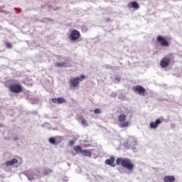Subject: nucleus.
Listing matches in <instances>:
<instances>
[{"mask_svg":"<svg viewBox=\"0 0 182 182\" xmlns=\"http://www.w3.org/2000/svg\"><path fill=\"white\" fill-rule=\"evenodd\" d=\"M74 151H75L76 153H81L83 150L80 146H77L74 147Z\"/></svg>","mask_w":182,"mask_h":182,"instance_id":"nucleus-17","label":"nucleus"},{"mask_svg":"<svg viewBox=\"0 0 182 182\" xmlns=\"http://www.w3.org/2000/svg\"><path fill=\"white\" fill-rule=\"evenodd\" d=\"M1 26H0V30H1Z\"/></svg>","mask_w":182,"mask_h":182,"instance_id":"nucleus-24","label":"nucleus"},{"mask_svg":"<svg viewBox=\"0 0 182 182\" xmlns=\"http://www.w3.org/2000/svg\"><path fill=\"white\" fill-rule=\"evenodd\" d=\"M164 182H175L176 178L173 176H166L164 177Z\"/></svg>","mask_w":182,"mask_h":182,"instance_id":"nucleus-13","label":"nucleus"},{"mask_svg":"<svg viewBox=\"0 0 182 182\" xmlns=\"http://www.w3.org/2000/svg\"><path fill=\"white\" fill-rule=\"evenodd\" d=\"M9 90H10V92L13 93L19 94L22 92V87L21 85L18 84H11L9 85Z\"/></svg>","mask_w":182,"mask_h":182,"instance_id":"nucleus-3","label":"nucleus"},{"mask_svg":"<svg viewBox=\"0 0 182 182\" xmlns=\"http://www.w3.org/2000/svg\"><path fill=\"white\" fill-rule=\"evenodd\" d=\"M170 63H171V58H169L168 57H164L160 61V66H161L162 68H166Z\"/></svg>","mask_w":182,"mask_h":182,"instance_id":"nucleus-9","label":"nucleus"},{"mask_svg":"<svg viewBox=\"0 0 182 182\" xmlns=\"http://www.w3.org/2000/svg\"><path fill=\"white\" fill-rule=\"evenodd\" d=\"M114 161H115L114 157V156H110V159H106L105 164H107L108 166H112V167H114L115 166Z\"/></svg>","mask_w":182,"mask_h":182,"instance_id":"nucleus-11","label":"nucleus"},{"mask_svg":"<svg viewBox=\"0 0 182 182\" xmlns=\"http://www.w3.org/2000/svg\"><path fill=\"white\" fill-rule=\"evenodd\" d=\"M156 40L157 41L158 43H160V46H161L162 47L169 46L168 42L162 36H157V37H156Z\"/></svg>","mask_w":182,"mask_h":182,"instance_id":"nucleus-7","label":"nucleus"},{"mask_svg":"<svg viewBox=\"0 0 182 182\" xmlns=\"http://www.w3.org/2000/svg\"><path fill=\"white\" fill-rule=\"evenodd\" d=\"M75 144V141L71 140V141H69L68 142V145L69 146H73Z\"/></svg>","mask_w":182,"mask_h":182,"instance_id":"nucleus-23","label":"nucleus"},{"mask_svg":"<svg viewBox=\"0 0 182 182\" xmlns=\"http://www.w3.org/2000/svg\"><path fill=\"white\" fill-rule=\"evenodd\" d=\"M85 79V77L84 75H81L80 77H76V78H73L70 80V86L73 87H77L79 86L80 81H82L83 80Z\"/></svg>","mask_w":182,"mask_h":182,"instance_id":"nucleus-4","label":"nucleus"},{"mask_svg":"<svg viewBox=\"0 0 182 182\" xmlns=\"http://www.w3.org/2000/svg\"><path fill=\"white\" fill-rule=\"evenodd\" d=\"M94 113L96 114H101V109H95Z\"/></svg>","mask_w":182,"mask_h":182,"instance_id":"nucleus-22","label":"nucleus"},{"mask_svg":"<svg viewBox=\"0 0 182 182\" xmlns=\"http://www.w3.org/2000/svg\"><path fill=\"white\" fill-rule=\"evenodd\" d=\"M18 163V160L16 159H13L11 161H8L5 163L6 166H14V164H17Z\"/></svg>","mask_w":182,"mask_h":182,"instance_id":"nucleus-12","label":"nucleus"},{"mask_svg":"<svg viewBox=\"0 0 182 182\" xmlns=\"http://www.w3.org/2000/svg\"><path fill=\"white\" fill-rule=\"evenodd\" d=\"M116 165L121 166L129 171L134 170L133 162L128 158H117L116 159Z\"/></svg>","mask_w":182,"mask_h":182,"instance_id":"nucleus-1","label":"nucleus"},{"mask_svg":"<svg viewBox=\"0 0 182 182\" xmlns=\"http://www.w3.org/2000/svg\"><path fill=\"white\" fill-rule=\"evenodd\" d=\"M55 66L58 67V68L67 67L66 63L65 62L56 63H55Z\"/></svg>","mask_w":182,"mask_h":182,"instance_id":"nucleus-16","label":"nucleus"},{"mask_svg":"<svg viewBox=\"0 0 182 182\" xmlns=\"http://www.w3.org/2000/svg\"><path fill=\"white\" fill-rule=\"evenodd\" d=\"M164 122V118L162 117H160V118L155 120L154 122L150 123V128L156 129L159 127L160 124H161Z\"/></svg>","mask_w":182,"mask_h":182,"instance_id":"nucleus-8","label":"nucleus"},{"mask_svg":"<svg viewBox=\"0 0 182 182\" xmlns=\"http://www.w3.org/2000/svg\"><path fill=\"white\" fill-rule=\"evenodd\" d=\"M80 119L81 120V125H83L85 127H87V123L86 119H82V118H80Z\"/></svg>","mask_w":182,"mask_h":182,"instance_id":"nucleus-19","label":"nucleus"},{"mask_svg":"<svg viewBox=\"0 0 182 182\" xmlns=\"http://www.w3.org/2000/svg\"><path fill=\"white\" fill-rule=\"evenodd\" d=\"M80 33L79 31L77 30H73L71 31L70 36H69L68 38L71 41H77V40L80 39Z\"/></svg>","mask_w":182,"mask_h":182,"instance_id":"nucleus-6","label":"nucleus"},{"mask_svg":"<svg viewBox=\"0 0 182 182\" xmlns=\"http://www.w3.org/2000/svg\"><path fill=\"white\" fill-rule=\"evenodd\" d=\"M48 142H50V144H56V139H55L54 137H50L48 139Z\"/></svg>","mask_w":182,"mask_h":182,"instance_id":"nucleus-18","label":"nucleus"},{"mask_svg":"<svg viewBox=\"0 0 182 182\" xmlns=\"http://www.w3.org/2000/svg\"><path fill=\"white\" fill-rule=\"evenodd\" d=\"M81 155L85 156V157H91L92 154L89 150H83L80 152Z\"/></svg>","mask_w":182,"mask_h":182,"instance_id":"nucleus-15","label":"nucleus"},{"mask_svg":"<svg viewBox=\"0 0 182 182\" xmlns=\"http://www.w3.org/2000/svg\"><path fill=\"white\" fill-rule=\"evenodd\" d=\"M27 178H28L29 181H33L34 179L33 173L27 174L26 175Z\"/></svg>","mask_w":182,"mask_h":182,"instance_id":"nucleus-20","label":"nucleus"},{"mask_svg":"<svg viewBox=\"0 0 182 182\" xmlns=\"http://www.w3.org/2000/svg\"><path fill=\"white\" fill-rule=\"evenodd\" d=\"M118 122H119L120 128H127L129 126V122L126 121L127 115L125 114H122L117 117Z\"/></svg>","mask_w":182,"mask_h":182,"instance_id":"nucleus-2","label":"nucleus"},{"mask_svg":"<svg viewBox=\"0 0 182 182\" xmlns=\"http://www.w3.org/2000/svg\"><path fill=\"white\" fill-rule=\"evenodd\" d=\"M52 102L54 104H63L64 102H66L65 100H64L63 97H58V98H53L52 99Z\"/></svg>","mask_w":182,"mask_h":182,"instance_id":"nucleus-10","label":"nucleus"},{"mask_svg":"<svg viewBox=\"0 0 182 182\" xmlns=\"http://www.w3.org/2000/svg\"><path fill=\"white\" fill-rule=\"evenodd\" d=\"M5 46H6V48H7V49H11L12 48V45L10 43H6Z\"/></svg>","mask_w":182,"mask_h":182,"instance_id":"nucleus-21","label":"nucleus"},{"mask_svg":"<svg viewBox=\"0 0 182 182\" xmlns=\"http://www.w3.org/2000/svg\"><path fill=\"white\" fill-rule=\"evenodd\" d=\"M132 90H134V93H136L139 95H141L143 97L146 95V90L145 88L143 87V86H141V85L134 86L132 87Z\"/></svg>","mask_w":182,"mask_h":182,"instance_id":"nucleus-5","label":"nucleus"},{"mask_svg":"<svg viewBox=\"0 0 182 182\" xmlns=\"http://www.w3.org/2000/svg\"><path fill=\"white\" fill-rule=\"evenodd\" d=\"M128 6L129 9L134 8V9H139V4L136 1H132L131 3H129Z\"/></svg>","mask_w":182,"mask_h":182,"instance_id":"nucleus-14","label":"nucleus"}]
</instances>
